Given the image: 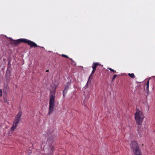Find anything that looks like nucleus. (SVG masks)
<instances>
[{
    "label": "nucleus",
    "instance_id": "5701e85b",
    "mask_svg": "<svg viewBox=\"0 0 155 155\" xmlns=\"http://www.w3.org/2000/svg\"><path fill=\"white\" fill-rule=\"evenodd\" d=\"M46 71V72H48V71H49V70H47Z\"/></svg>",
    "mask_w": 155,
    "mask_h": 155
},
{
    "label": "nucleus",
    "instance_id": "9b49d317",
    "mask_svg": "<svg viewBox=\"0 0 155 155\" xmlns=\"http://www.w3.org/2000/svg\"><path fill=\"white\" fill-rule=\"evenodd\" d=\"M128 75L131 78H135V76L134 73H129Z\"/></svg>",
    "mask_w": 155,
    "mask_h": 155
},
{
    "label": "nucleus",
    "instance_id": "f03ea898",
    "mask_svg": "<svg viewBox=\"0 0 155 155\" xmlns=\"http://www.w3.org/2000/svg\"><path fill=\"white\" fill-rule=\"evenodd\" d=\"M11 41L10 44L11 45H17L19 44L22 43H26L29 45V40L25 38H21L16 40H14L12 38H10Z\"/></svg>",
    "mask_w": 155,
    "mask_h": 155
},
{
    "label": "nucleus",
    "instance_id": "b1692460",
    "mask_svg": "<svg viewBox=\"0 0 155 155\" xmlns=\"http://www.w3.org/2000/svg\"><path fill=\"white\" fill-rule=\"evenodd\" d=\"M69 59H70L71 60H72V59L71 58H69Z\"/></svg>",
    "mask_w": 155,
    "mask_h": 155
},
{
    "label": "nucleus",
    "instance_id": "1a4fd4ad",
    "mask_svg": "<svg viewBox=\"0 0 155 155\" xmlns=\"http://www.w3.org/2000/svg\"><path fill=\"white\" fill-rule=\"evenodd\" d=\"M69 89L68 86L67 85L65 86L64 89L63 91V97L66 96V94L67 93Z\"/></svg>",
    "mask_w": 155,
    "mask_h": 155
},
{
    "label": "nucleus",
    "instance_id": "f3484780",
    "mask_svg": "<svg viewBox=\"0 0 155 155\" xmlns=\"http://www.w3.org/2000/svg\"><path fill=\"white\" fill-rule=\"evenodd\" d=\"M61 56L62 57H64L65 58H69L68 56L67 55H66L65 54H62L61 55Z\"/></svg>",
    "mask_w": 155,
    "mask_h": 155
},
{
    "label": "nucleus",
    "instance_id": "aec40b11",
    "mask_svg": "<svg viewBox=\"0 0 155 155\" xmlns=\"http://www.w3.org/2000/svg\"><path fill=\"white\" fill-rule=\"evenodd\" d=\"M53 154L52 153H48V155H53Z\"/></svg>",
    "mask_w": 155,
    "mask_h": 155
},
{
    "label": "nucleus",
    "instance_id": "dca6fc26",
    "mask_svg": "<svg viewBox=\"0 0 155 155\" xmlns=\"http://www.w3.org/2000/svg\"><path fill=\"white\" fill-rule=\"evenodd\" d=\"M117 76V75H116V74H114V76H113V77L112 78V81H113L115 79V78H116V77Z\"/></svg>",
    "mask_w": 155,
    "mask_h": 155
},
{
    "label": "nucleus",
    "instance_id": "7ed1b4c3",
    "mask_svg": "<svg viewBox=\"0 0 155 155\" xmlns=\"http://www.w3.org/2000/svg\"><path fill=\"white\" fill-rule=\"evenodd\" d=\"M21 111H19L14 121L13 126L11 128V130H14L17 127V124L21 120Z\"/></svg>",
    "mask_w": 155,
    "mask_h": 155
},
{
    "label": "nucleus",
    "instance_id": "a211bd4d",
    "mask_svg": "<svg viewBox=\"0 0 155 155\" xmlns=\"http://www.w3.org/2000/svg\"><path fill=\"white\" fill-rule=\"evenodd\" d=\"M2 90L0 89V97H2Z\"/></svg>",
    "mask_w": 155,
    "mask_h": 155
},
{
    "label": "nucleus",
    "instance_id": "4be33fe9",
    "mask_svg": "<svg viewBox=\"0 0 155 155\" xmlns=\"http://www.w3.org/2000/svg\"><path fill=\"white\" fill-rule=\"evenodd\" d=\"M67 84H68V85H70V83L69 82H68L67 83Z\"/></svg>",
    "mask_w": 155,
    "mask_h": 155
},
{
    "label": "nucleus",
    "instance_id": "ddd939ff",
    "mask_svg": "<svg viewBox=\"0 0 155 155\" xmlns=\"http://www.w3.org/2000/svg\"><path fill=\"white\" fill-rule=\"evenodd\" d=\"M135 155H142L140 150L134 153Z\"/></svg>",
    "mask_w": 155,
    "mask_h": 155
},
{
    "label": "nucleus",
    "instance_id": "9d476101",
    "mask_svg": "<svg viewBox=\"0 0 155 155\" xmlns=\"http://www.w3.org/2000/svg\"><path fill=\"white\" fill-rule=\"evenodd\" d=\"M30 46L31 47L35 48L37 47H39L35 42L30 40Z\"/></svg>",
    "mask_w": 155,
    "mask_h": 155
},
{
    "label": "nucleus",
    "instance_id": "2eb2a0df",
    "mask_svg": "<svg viewBox=\"0 0 155 155\" xmlns=\"http://www.w3.org/2000/svg\"><path fill=\"white\" fill-rule=\"evenodd\" d=\"M108 69H109L111 71L114 72V73H116V72L115 71H114V70L110 68H108Z\"/></svg>",
    "mask_w": 155,
    "mask_h": 155
},
{
    "label": "nucleus",
    "instance_id": "412c9836",
    "mask_svg": "<svg viewBox=\"0 0 155 155\" xmlns=\"http://www.w3.org/2000/svg\"><path fill=\"white\" fill-rule=\"evenodd\" d=\"M54 149V147H52L51 148V150H53Z\"/></svg>",
    "mask_w": 155,
    "mask_h": 155
},
{
    "label": "nucleus",
    "instance_id": "f257e3e1",
    "mask_svg": "<svg viewBox=\"0 0 155 155\" xmlns=\"http://www.w3.org/2000/svg\"><path fill=\"white\" fill-rule=\"evenodd\" d=\"M135 119L138 125H141L144 117V115L139 109H136V112L134 114Z\"/></svg>",
    "mask_w": 155,
    "mask_h": 155
},
{
    "label": "nucleus",
    "instance_id": "20e7f679",
    "mask_svg": "<svg viewBox=\"0 0 155 155\" xmlns=\"http://www.w3.org/2000/svg\"><path fill=\"white\" fill-rule=\"evenodd\" d=\"M55 97H50L49 101V107L48 114L50 115L54 111Z\"/></svg>",
    "mask_w": 155,
    "mask_h": 155
},
{
    "label": "nucleus",
    "instance_id": "423d86ee",
    "mask_svg": "<svg viewBox=\"0 0 155 155\" xmlns=\"http://www.w3.org/2000/svg\"><path fill=\"white\" fill-rule=\"evenodd\" d=\"M51 88L50 90L51 95L50 97H55V91L57 86L54 84H52L51 85Z\"/></svg>",
    "mask_w": 155,
    "mask_h": 155
},
{
    "label": "nucleus",
    "instance_id": "4468645a",
    "mask_svg": "<svg viewBox=\"0 0 155 155\" xmlns=\"http://www.w3.org/2000/svg\"><path fill=\"white\" fill-rule=\"evenodd\" d=\"M4 102L5 103L8 104V101L7 99V97H4Z\"/></svg>",
    "mask_w": 155,
    "mask_h": 155
},
{
    "label": "nucleus",
    "instance_id": "f8f14e48",
    "mask_svg": "<svg viewBox=\"0 0 155 155\" xmlns=\"http://www.w3.org/2000/svg\"><path fill=\"white\" fill-rule=\"evenodd\" d=\"M8 89V87L7 86H5L3 88V91L5 92Z\"/></svg>",
    "mask_w": 155,
    "mask_h": 155
},
{
    "label": "nucleus",
    "instance_id": "6e6552de",
    "mask_svg": "<svg viewBox=\"0 0 155 155\" xmlns=\"http://www.w3.org/2000/svg\"><path fill=\"white\" fill-rule=\"evenodd\" d=\"M149 80H147L145 81L144 84L145 86V89L147 91V93H148L149 91Z\"/></svg>",
    "mask_w": 155,
    "mask_h": 155
},
{
    "label": "nucleus",
    "instance_id": "0eeeda50",
    "mask_svg": "<svg viewBox=\"0 0 155 155\" xmlns=\"http://www.w3.org/2000/svg\"><path fill=\"white\" fill-rule=\"evenodd\" d=\"M100 64L97 62L94 63L92 65V67L93 68V70L92 71L90 75L89 78L91 77L92 75L94 73L98 65H100Z\"/></svg>",
    "mask_w": 155,
    "mask_h": 155
},
{
    "label": "nucleus",
    "instance_id": "6ab92c4d",
    "mask_svg": "<svg viewBox=\"0 0 155 155\" xmlns=\"http://www.w3.org/2000/svg\"><path fill=\"white\" fill-rule=\"evenodd\" d=\"M88 100L87 97H85V98L84 100V104H85V102H85V101H85V100Z\"/></svg>",
    "mask_w": 155,
    "mask_h": 155
},
{
    "label": "nucleus",
    "instance_id": "39448f33",
    "mask_svg": "<svg viewBox=\"0 0 155 155\" xmlns=\"http://www.w3.org/2000/svg\"><path fill=\"white\" fill-rule=\"evenodd\" d=\"M130 147L134 153L140 150L139 149L138 144L136 141H133L131 143Z\"/></svg>",
    "mask_w": 155,
    "mask_h": 155
}]
</instances>
